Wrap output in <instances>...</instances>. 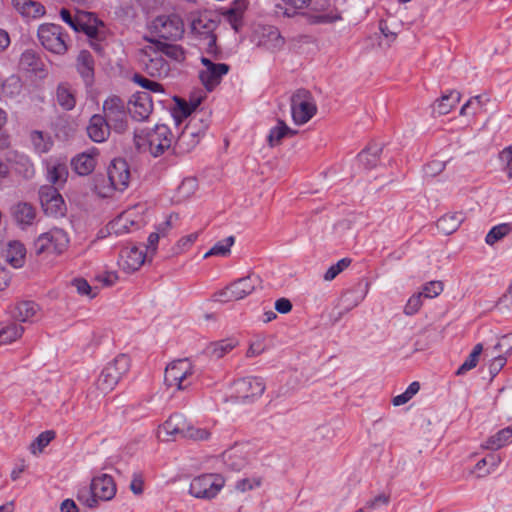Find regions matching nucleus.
Here are the masks:
<instances>
[{
    "instance_id": "nucleus-1",
    "label": "nucleus",
    "mask_w": 512,
    "mask_h": 512,
    "mask_svg": "<svg viewBox=\"0 0 512 512\" xmlns=\"http://www.w3.org/2000/svg\"><path fill=\"white\" fill-rule=\"evenodd\" d=\"M209 127V119L205 113H197L192 116L185 128L174 142L175 153H188L200 142Z\"/></svg>"
},
{
    "instance_id": "nucleus-2",
    "label": "nucleus",
    "mask_w": 512,
    "mask_h": 512,
    "mask_svg": "<svg viewBox=\"0 0 512 512\" xmlns=\"http://www.w3.org/2000/svg\"><path fill=\"white\" fill-rule=\"evenodd\" d=\"M218 26V21L214 19L211 13L196 12L190 15V28L192 34L205 43L206 53L211 56H217L219 51L216 45L217 37L214 33Z\"/></svg>"
},
{
    "instance_id": "nucleus-3",
    "label": "nucleus",
    "mask_w": 512,
    "mask_h": 512,
    "mask_svg": "<svg viewBox=\"0 0 512 512\" xmlns=\"http://www.w3.org/2000/svg\"><path fill=\"white\" fill-rule=\"evenodd\" d=\"M173 139L174 136L170 128L165 124H157L144 138L139 135L134 137L138 149L143 151L148 149L153 157H159L171 148Z\"/></svg>"
},
{
    "instance_id": "nucleus-4",
    "label": "nucleus",
    "mask_w": 512,
    "mask_h": 512,
    "mask_svg": "<svg viewBox=\"0 0 512 512\" xmlns=\"http://www.w3.org/2000/svg\"><path fill=\"white\" fill-rule=\"evenodd\" d=\"M60 17L75 32H82L91 39L103 38V32L99 28H103L104 24L91 12L77 11L76 14H72L70 10L62 8Z\"/></svg>"
},
{
    "instance_id": "nucleus-5",
    "label": "nucleus",
    "mask_w": 512,
    "mask_h": 512,
    "mask_svg": "<svg viewBox=\"0 0 512 512\" xmlns=\"http://www.w3.org/2000/svg\"><path fill=\"white\" fill-rule=\"evenodd\" d=\"M129 368V357L126 354H119L103 368L96 381L97 389L104 394L111 392Z\"/></svg>"
},
{
    "instance_id": "nucleus-6",
    "label": "nucleus",
    "mask_w": 512,
    "mask_h": 512,
    "mask_svg": "<svg viewBox=\"0 0 512 512\" xmlns=\"http://www.w3.org/2000/svg\"><path fill=\"white\" fill-rule=\"evenodd\" d=\"M38 39L41 45L49 52L64 55L68 50V36L60 25L45 23L38 28Z\"/></svg>"
},
{
    "instance_id": "nucleus-7",
    "label": "nucleus",
    "mask_w": 512,
    "mask_h": 512,
    "mask_svg": "<svg viewBox=\"0 0 512 512\" xmlns=\"http://www.w3.org/2000/svg\"><path fill=\"white\" fill-rule=\"evenodd\" d=\"M225 485L221 474L206 473L192 479L189 493L198 499L211 500L215 498Z\"/></svg>"
},
{
    "instance_id": "nucleus-8",
    "label": "nucleus",
    "mask_w": 512,
    "mask_h": 512,
    "mask_svg": "<svg viewBox=\"0 0 512 512\" xmlns=\"http://www.w3.org/2000/svg\"><path fill=\"white\" fill-rule=\"evenodd\" d=\"M103 113L114 132L122 134L128 129V107L119 96H109L103 102Z\"/></svg>"
},
{
    "instance_id": "nucleus-9",
    "label": "nucleus",
    "mask_w": 512,
    "mask_h": 512,
    "mask_svg": "<svg viewBox=\"0 0 512 512\" xmlns=\"http://www.w3.org/2000/svg\"><path fill=\"white\" fill-rule=\"evenodd\" d=\"M194 370L188 359H178L170 363L164 374V382L168 387L185 390L192 384Z\"/></svg>"
},
{
    "instance_id": "nucleus-10",
    "label": "nucleus",
    "mask_w": 512,
    "mask_h": 512,
    "mask_svg": "<svg viewBox=\"0 0 512 512\" xmlns=\"http://www.w3.org/2000/svg\"><path fill=\"white\" fill-rule=\"evenodd\" d=\"M317 112L312 94L306 89H298L291 96V114L295 124L307 123Z\"/></svg>"
},
{
    "instance_id": "nucleus-11",
    "label": "nucleus",
    "mask_w": 512,
    "mask_h": 512,
    "mask_svg": "<svg viewBox=\"0 0 512 512\" xmlns=\"http://www.w3.org/2000/svg\"><path fill=\"white\" fill-rule=\"evenodd\" d=\"M259 284L260 279L258 276L248 275L234 281L223 290L215 293L214 299L221 302L241 300L255 291Z\"/></svg>"
},
{
    "instance_id": "nucleus-12",
    "label": "nucleus",
    "mask_w": 512,
    "mask_h": 512,
    "mask_svg": "<svg viewBox=\"0 0 512 512\" xmlns=\"http://www.w3.org/2000/svg\"><path fill=\"white\" fill-rule=\"evenodd\" d=\"M139 62L143 70L151 77L165 78L169 75V63L153 46V44L141 49L139 53Z\"/></svg>"
},
{
    "instance_id": "nucleus-13",
    "label": "nucleus",
    "mask_w": 512,
    "mask_h": 512,
    "mask_svg": "<svg viewBox=\"0 0 512 512\" xmlns=\"http://www.w3.org/2000/svg\"><path fill=\"white\" fill-rule=\"evenodd\" d=\"M69 244V237L62 229H52L46 233H42L34 241L33 249L36 255L45 252H54L56 254L63 253Z\"/></svg>"
},
{
    "instance_id": "nucleus-14",
    "label": "nucleus",
    "mask_w": 512,
    "mask_h": 512,
    "mask_svg": "<svg viewBox=\"0 0 512 512\" xmlns=\"http://www.w3.org/2000/svg\"><path fill=\"white\" fill-rule=\"evenodd\" d=\"M153 32L164 40H178L184 33V24L176 14L160 15L153 21Z\"/></svg>"
},
{
    "instance_id": "nucleus-15",
    "label": "nucleus",
    "mask_w": 512,
    "mask_h": 512,
    "mask_svg": "<svg viewBox=\"0 0 512 512\" xmlns=\"http://www.w3.org/2000/svg\"><path fill=\"white\" fill-rule=\"evenodd\" d=\"M265 391V383L259 377H246L239 379L233 384L231 397L236 402L253 401L259 398Z\"/></svg>"
},
{
    "instance_id": "nucleus-16",
    "label": "nucleus",
    "mask_w": 512,
    "mask_h": 512,
    "mask_svg": "<svg viewBox=\"0 0 512 512\" xmlns=\"http://www.w3.org/2000/svg\"><path fill=\"white\" fill-rule=\"evenodd\" d=\"M39 199L44 213L48 216H64L66 205L58 189L53 185H44L39 189Z\"/></svg>"
},
{
    "instance_id": "nucleus-17",
    "label": "nucleus",
    "mask_w": 512,
    "mask_h": 512,
    "mask_svg": "<svg viewBox=\"0 0 512 512\" xmlns=\"http://www.w3.org/2000/svg\"><path fill=\"white\" fill-rule=\"evenodd\" d=\"M201 63L205 69L199 72V79L204 87L211 92L220 84L222 77L229 72L230 66L225 63H214L206 57H201Z\"/></svg>"
},
{
    "instance_id": "nucleus-18",
    "label": "nucleus",
    "mask_w": 512,
    "mask_h": 512,
    "mask_svg": "<svg viewBox=\"0 0 512 512\" xmlns=\"http://www.w3.org/2000/svg\"><path fill=\"white\" fill-rule=\"evenodd\" d=\"M107 177L111 190L124 191L130 180L129 165L125 159H114L108 167Z\"/></svg>"
},
{
    "instance_id": "nucleus-19",
    "label": "nucleus",
    "mask_w": 512,
    "mask_h": 512,
    "mask_svg": "<svg viewBox=\"0 0 512 512\" xmlns=\"http://www.w3.org/2000/svg\"><path fill=\"white\" fill-rule=\"evenodd\" d=\"M153 110V101L149 92H136L128 103L129 115L136 121L148 119Z\"/></svg>"
},
{
    "instance_id": "nucleus-20",
    "label": "nucleus",
    "mask_w": 512,
    "mask_h": 512,
    "mask_svg": "<svg viewBox=\"0 0 512 512\" xmlns=\"http://www.w3.org/2000/svg\"><path fill=\"white\" fill-rule=\"evenodd\" d=\"M46 179L49 183L57 186L63 185L68 178L67 162L61 158H49L45 161Z\"/></svg>"
},
{
    "instance_id": "nucleus-21",
    "label": "nucleus",
    "mask_w": 512,
    "mask_h": 512,
    "mask_svg": "<svg viewBox=\"0 0 512 512\" xmlns=\"http://www.w3.org/2000/svg\"><path fill=\"white\" fill-rule=\"evenodd\" d=\"M223 463L232 471L244 469L248 463V453L243 445H235L222 454Z\"/></svg>"
},
{
    "instance_id": "nucleus-22",
    "label": "nucleus",
    "mask_w": 512,
    "mask_h": 512,
    "mask_svg": "<svg viewBox=\"0 0 512 512\" xmlns=\"http://www.w3.org/2000/svg\"><path fill=\"white\" fill-rule=\"evenodd\" d=\"M11 215L21 229L32 226L35 223L36 208L28 202H18L11 207Z\"/></svg>"
},
{
    "instance_id": "nucleus-23",
    "label": "nucleus",
    "mask_w": 512,
    "mask_h": 512,
    "mask_svg": "<svg viewBox=\"0 0 512 512\" xmlns=\"http://www.w3.org/2000/svg\"><path fill=\"white\" fill-rule=\"evenodd\" d=\"M111 129L105 117L100 114H94L86 128L88 137L95 143L105 142L110 135Z\"/></svg>"
},
{
    "instance_id": "nucleus-24",
    "label": "nucleus",
    "mask_w": 512,
    "mask_h": 512,
    "mask_svg": "<svg viewBox=\"0 0 512 512\" xmlns=\"http://www.w3.org/2000/svg\"><path fill=\"white\" fill-rule=\"evenodd\" d=\"M96 497L102 501L111 500L116 494V485L112 476L102 474L101 476L94 477L90 485Z\"/></svg>"
},
{
    "instance_id": "nucleus-25",
    "label": "nucleus",
    "mask_w": 512,
    "mask_h": 512,
    "mask_svg": "<svg viewBox=\"0 0 512 512\" xmlns=\"http://www.w3.org/2000/svg\"><path fill=\"white\" fill-rule=\"evenodd\" d=\"M19 66L21 69L38 75L39 77L46 75L45 64L40 54L34 49H26L22 52L19 59Z\"/></svg>"
},
{
    "instance_id": "nucleus-26",
    "label": "nucleus",
    "mask_w": 512,
    "mask_h": 512,
    "mask_svg": "<svg viewBox=\"0 0 512 512\" xmlns=\"http://www.w3.org/2000/svg\"><path fill=\"white\" fill-rule=\"evenodd\" d=\"M94 57L88 50H81L77 56V71L87 86L94 82Z\"/></svg>"
},
{
    "instance_id": "nucleus-27",
    "label": "nucleus",
    "mask_w": 512,
    "mask_h": 512,
    "mask_svg": "<svg viewBox=\"0 0 512 512\" xmlns=\"http://www.w3.org/2000/svg\"><path fill=\"white\" fill-rule=\"evenodd\" d=\"M145 261V254L137 247L126 248L121 251V266L127 272L138 270Z\"/></svg>"
},
{
    "instance_id": "nucleus-28",
    "label": "nucleus",
    "mask_w": 512,
    "mask_h": 512,
    "mask_svg": "<svg viewBox=\"0 0 512 512\" xmlns=\"http://www.w3.org/2000/svg\"><path fill=\"white\" fill-rule=\"evenodd\" d=\"M460 99L461 94L456 90H451L448 94L442 95L432 106L433 115L448 114L460 102Z\"/></svg>"
},
{
    "instance_id": "nucleus-29",
    "label": "nucleus",
    "mask_w": 512,
    "mask_h": 512,
    "mask_svg": "<svg viewBox=\"0 0 512 512\" xmlns=\"http://www.w3.org/2000/svg\"><path fill=\"white\" fill-rule=\"evenodd\" d=\"M13 7L26 18H39L46 12L45 7L34 0H12Z\"/></svg>"
},
{
    "instance_id": "nucleus-30",
    "label": "nucleus",
    "mask_w": 512,
    "mask_h": 512,
    "mask_svg": "<svg viewBox=\"0 0 512 512\" xmlns=\"http://www.w3.org/2000/svg\"><path fill=\"white\" fill-rule=\"evenodd\" d=\"M56 101L65 111H71L76 106V95L73 87L67 82H61L56 88Z\"/></svg>"
},
{
    "instance_id": "nucleus-31",
    "label": "nucleus",
    "mask_w": 512,
    "mask_h": 512,
    "mask_svg": "<svg viewBox=\"0 0 512 512\" xmlns=\"http://www.w3.org/2000/svg\"><path fill=\"white\" fill-rule=\"evenodd\" d=\"M7 161L13 164L15 172L23 176L25 179H31L34 176V165L27 156L16 152L9 153Z\"/></svg>"
},
{
    "instance_id": "nucleus-32",
    "label": "nucleus",
    "mask_w": 512,
    "mask_h": 512,
    "mask_svg": "<svg viewBox=\"0 0 512 512\" xmlns=\"http://www.w3.org/2000/svg\"><path fill=\"white\" fill-rule=\"evenodd\" d=\"M382 150V144L376 142L370 143L358 154V160L365 169H372L378 164L379 155Z\"/></svg>"
},
{
    "instance_id": "nucleus-33",
    "label": "nucleus",
    "mask_w": 512,
    "mask_h": 512,
    "mask_svg": "<svg viewBox=\"0 0 512 512\" xmlns=\"http://www.w3.org/2000/svg\"><path fill=\"white\" fill-rule=\"evenodd\" d=\"M463 220L464 216L461 212L448 213L437 220L436 226L443 234L450 235L459 228Z\"/></svg>"
},
{
    "instance_id": "nucleus-34",
    "label": "nucleus",
    "mask_w": 512,
    "mask_h": 512,
    "mask_svg": "<svg viewBox=\"0 0 512 512\" xmlns=\"http://www.w3.org/2000/svg\"><path fill=\"white\" fill-rule=\"evenodd\" d=\"M74 171L81 176L90 174L96 166V158L91 153H81L71 160Z\"/></svg>"
},
{
    "instance_id": "nucleus-35",
    "label": "nucleus",
    "mask_w": 512,
    "mask_h": 512,
    "mask_svg": "<svg viewBox=\"0 0 512 512\" xmlns=\"http://www.w3.org/2000/svg\"><path fill=\"white\" fill-rule=\"evenodd\" d=\"M25 255L26 248L22 243L13 241L8 244L5 257L7 262L14 268H20L24 265Z\"/></svg>"
},
{
    "instance_id": "nucleus-36",
    "label": "nucleus",
    "mask_w": 512,
    "mask_h": 512,
    "mask_svg": "<svg viewBox=\"0 0 512 512\" xmlns=\"http://www.w3.org/2000/svg\"><path fill=\"white\" fill-rule=\"evenodd\" d=\"M148 41L153 44L162 56L164 54L178 62L185 59L184 49L180 45L165 43L157 39H148Z\"/></svg>"
},
{
    "instance_id": "nucleus-37",
    "label": "nucleus",
    "mask_w": 512,
    "mask_h": 512,
    "mask_svg": "<svg viewBox=\"0 0 512 512\" xmlns=\"http://www.w3.org/2000/svg\"><path fill=\"white\" fill-rule=\"evenodd\" d=\"M187 424L182 414H173L162 424L161 430L167 435L183 437Z\"/></svg>"
},
{
    "instance_id": "nucleus-38",
    "label": "nucleus",
    "mask_w": 512,
    "mask_h": 512,
    "mask_svg": "<svg viewBox=\"0 0 512 512\" xmlns=\"http://www.w3.org/2000/svg\"><path fill=\"white\" fill-rule=\"evenodd\" d=\"M174 99L176 101L177 107L173 110L172 116L175 124L179 125L183 119L190 116L192 112L197 108V106L200 104V99L190 103L178 97H175Z\"/></svg>"
},
{
    "instance_id": "nucleus-39",
    "label": "nucleus",
    "mask_w": 512,
    "mask_h": 512,
    "mask_svg": "<svg viewBox=\"0 0 512 512\" xmlns=\"http://www.w3.org/2000/svg\"><path fill=\"white\" fill-rule=\"evenodd\" d=\"M247 0H233L232 7L226 12V18L235 31L239 30L242 24V14L247 8Z\"/></svg>"
},
{
    "instance_id": "nucleus-40",
    "label": "nucleus",
    "mask_w": 512,
    "mask_h": 512,
    "mask_svg": "<svg viewBox=\"0 0 512 512\" xmlns=\"http://www.w3.org/2000/svg\"><path fill=\"white\" fill-rule=\"evenodd\" d=\"M236 345V342L232 339H224L210 343L205 348V353L214 359H220L229 353Z\"/></svg>"
},
{
    "instance_id": "nucleus-41",
    "label": "nucleus",
    "mask_w": 512,
    "mask_h": 512,
    "mask_svg": "<svg viewBox=\"0 0 512 512\" xmlns=\"http://www.w3.org/2000/svg\"><path fill=\"white\" fill-rule=\"evenodd\" d=\"M39 310V306L33 301L19 302L13 311V316L20 322L32 320Z\"/></svg>"
},
{
    "instance_id": "nucleus-42",
    "label": "nucleus",
    "mask_w": 512,
    "mask_h": 512,
    "mask_svg": "<svg viewBox=\"0 0 512 512\" xmlns=\"http://www.w3.org/2000/svg\"><path fill=\"white\" fill-rule=\"evenodd\" d=\"M512 442V426L501 429L489 437L485 447L490 450H498Z\"/></svg>"
},
{
    "instance_id": "nucleus-43",
    "label": "nucleus",
    "mask_w": 512,
    "mask_h": 512,
    "mask_svg": "<svg viewBox=\"0 0 512 512\" xmlns=\"http://www.w3.org/2000/svg\"><path fill=\"white\" fill-rule=\"evenodd\" d=\"M0 88L4 97L13 99L21 94L23 82L19 76L11 75L5 81L1 82Z\"/></svg>"
},
{
    "instance_id": "nucleus-44",
    "label": "nucleus",
    "mask_w": 512,
    "mask_h": 512,
    "mask_svg": "<svg viewBox=\"0 0 512 512\" xmlns=\"http://www.w3.org/2000/svg\"><path fill=\"white\" fill-rule=\"evenodd\" d=\"M30 139L34 150L38 154L47 153L53 146V141L48 134L42 131L34 130L30 134Z\"/></svg>"
},
{
    "instance_id": "nucleus-45",
    "label": "nucleus",
    "mask_w": 512,
    "mask_h": 512,
    "mask_svg": "<svg viewBox=\"0 0 512 512\" xmlns=\"http://www.w3.org/2000/svg\"><path fill=\"white\" fill-rule=\"evenodd\" d=\"M262 37H267L262 43L268 49L277 50L283 47L285 41L276 27L269 26L263 28Z\"/></svg>"
},
{
    "instance_id": "nucleus-46",
    "label": "nucleus",
    "mask_w": 512,
    "mask_h": 512,
    "mask_svg": "<svg viewBox=\"0 0 512 512\" xmlns=\"http://www.w3.org/2000/svg\"><path fill=\"white\" fill-rule=\"evenodd\" d=\"M296 132L290 129L283 120H278L277 126L273 127L268 135V143L271 147L280 144L286 136H293Z\"/></svg>"
},
{
    "instance_id": "nucleus-47",
    "label": "nucleus",
    "mask_w": 512,
    "mask_h": 512,
    "mask_svg": "<svg viewBox=\"0 0 512 512\" xmlns=\"http://www.w3.org/2000/svg\"><path fill=\"white\" fill-rule=\"evenodd\" d=\"M482 351L483 345L481 343L476 344L471 353L466 358V360L463 362V364L457 369L456 374L464 375L466 372L475 368L477 366Z\"/></svg>"
},
{
    "instance_id": "nucleus-48",
    "label": "nucleus",
    "mask_w": 512,
    "mask_h": 512,
    "mask_svg": "<svg viewBox=\"0 0 512 512\" xmlns=\"http://www.w3.org/2000/svg\"><path fill=\"white\" fill-rule=\"evenodd\" d=\"M235 238L233 236H229L221 241L215 243L211 249L204 254V258H208L210 256H222L225 257L230 254L231 247L234 244Z\"/></svg>"
},
{
    "instance_id": "nucleus-49",
    "label": "nucleus",
    "mask_w": 512,
    "mask_h": 512,
    "mask_svg": "<svg viewBox=\"0 0 512 512\" xmlns=\"http://www.w3.org/2000/svg\"><path fill=\"white\" fill-rule=\"evenodd\" d=\"M133 225H134V222L129 219L128 215L121 214L109 223L108 229L110 232H113L118 235V234L130 232L131 231L130 227Z\"/></svg>"
},
{
    "instance_id": "nucleus-50",
    "label": "nucleus",
    "mask_w": 512,
    "mask_h": 512,
    "mask_svg": "<svg viewBox=\"0 0 512 512\" xmlns=\"http://www.w3.org/2000/svg\"><path fill=\"white\" fill-rule=\"evenodd\" d=\"M55 438V432L51 430L40 433L36 439L30 444V451L36 455L41 453L43 449Z\"/></svg>"
},
{
    "instance_id": "nucleus-51",
    "label": "nucleus",
    "mask_w": 512,
    "mask_h": 512,
    "mask_svg": "<svg viewBox=\"0 0 512 512\" xmlns=\"http://www.w3.org/2000/svg\"><path fill=\"white\" fill-rule=\"evenodd\" d=\"M511 230V227L507 223L499 224L490 229L485 237V242L488 245H493L497 241L504 238Z\"/></svg>"
},
{
    "instance_id": "nucleus-52",
    "label": "nucleus",
    "mask_w": 512,
    "mask_h": 512,
    "mask_svg": "<svg viewBox=\"0 0 512 512\" xmlns=\"http://www.w3.org/2000/svg\"><path fill=\"white\" fill-rule=\"evenodd\" d=\"M285 7L278 6L280 10H283V15L287 17H293L296 15L297 10L303 9L309 5L311 0H282Z\"/></svg>"
},
{
    "instance_id": "nucleus-53",
    "label": "nucleus",
    "mask_w": 512,
    "mask_h": 512,
    "mask_svg": "<svg viewBox=\"0 0 512 512\" xmlns=\"http://www.w3.org/2000/svg\"><path fill=\"white\" fill-rule=\"evenodd\" d=\"M135 83L146 89V92L164 93V87L160 83L150 80L140 74H135L133 77Z\"/></svg>"
},
{
    "instance_id": "nucleus-54",
    "label": "nucleus",
    "mask_w": 512,
    "mask_h": 512,
    "mask_svg": "<svg viewBox=\"0 0 512 512\" xmlns=\"http://www.w3.org/2000/svg\"><path fill=\"white\" fill-rule=\"evenodd\" d=\"M350 258H342L336 264L331 265L324 274L325 281H332L351 264Z\"/></svg>"
},
{
    "instance_id": "nucleus-55",
    "label": "nucleus",
    "mask_w": 512,
    "mask_h": 512,
    "mask_svg": "<svg viewBox=\"0 0 512 512\" xmlns=\"http://www.w3.org/2000/svg\"><path fill=\"white\" fill-rule=\"evenodd\" d=\"M77 499L88 508H96L99 504V499L93 493L91 487L81 489L77 494Z\"/></svg>"
},
{
    "instance_id": "nucleus-56",
    "label": "nucleus",
    "mask_w": 512,
    "mask_h": 512,
    "mask_svg": "<svg viewBox=\"0 0 512 512\" xmlns=\"http://www.w3.org/2000/svg\"><path fill=\"white\" fill-rule=\"evenodd\" d=\"M211 433L204 428H197L190 424H187L184 438L192 439L195 441H204L210 438Z\"/></svg>"
},
{
    "instance_id": "nucleus-57",
    "label": "nucleus",
    "mask_w": 512,
    "mask_h": 512,
    "mask_svg": "<svg viewBox=\"0 0 512 512\" xmlns=\"http://www.w3.org/2000/svg\"><path fill=\"white\" fill-rule=\"evenodd\" d=\"M340 19H341V16L337 11H330L328 13H322V14H316V15L309 16V22L311 24L333 23Z\"/></svg>"
},
{
    "instance_id": "nucleus-58",
    "label": "nucleus",
    "mask_w": 512,
    "mask_h": 512,
    "mask_svg": "<svg viewBox=\"0 0 512 512\" xmlns=\"http://www.w3.org/2000/svg\"><path fill=\"white\" fill-rule=\"evenodd\" d=\"M421 306H422V293L414 294L408 299V301L404 307V313L409 316L414 315L419 311Z\"/></svg>"
},
{
    "instance_id": "nucleus-59",
    "label": "nucleus",
    "mask_w": 512,
    "mask_h": 512,
    "mask_svg": "<svg viewBox=\"0 0 512 512\" xmlns=\"http://www.w3.org/2000/svg\"><path fill=\"white\" fill-rule=\"evenodd\" d=\"M262 483V479L260 477L253 478H243L236 483V489L240 492H246L252 490L256 487H259Z\"/></svg>"
},
{
    "instance_id": "nucleus-60",
    "label": "nucleus",
    "mask_w": 512,
    "mask_h": 512,
    "mask_svg": "<svg viewBox=\"0 0 512 512\" xmlns=\"http://www.w3.org/2000/svg\"><path fill=\"white\" fill-rule=\"evenodd\" d=\"M443 291V284L441 281H431L423 287L422 296L426 298H434Z\"/></svg>"
},
{
    "instance_id": "nucleus-61",
    "label": "nucleus",
    "mask_w": 512,
    "mask_h": 512,
    "mask_svg": "<svg viewBox=\"0 0 512 512\" xmlns=\"http://www.w3.org/2000/svg\"><path fill=\"white\" fill-rule=\"evenodd\" d=\"M506 362L507 358L504 355H497L493 357L488 366L491 378H494L502 370Z\"/></svg>"
},
{
    "instance_id": "nucleus-62",
    "label": "nucleus",
    "mask_w": 512,
    "mask_h": 512,
    "mask_svg": "<svg viewBox=\"0 0 512 512\" xmlns=\"http://www.w3.org/2000/svg\"><path fill=\"white\" fill-rule=\"evenodd\" d=\"M389 496L386 494H379L373 499L369 500L365 504V509L368 511H373L379 509L382 506H386L389 503Z\"/></svg>"
},
{
    "instance_id": "nucleus-63",
    "label": "nucleus",
    "mask_w": 512,
    "mask_h": 512,
    "mask_svg": "<svg viewBox=\"0 0 512 512\" xmlns=\"http://www.w3.org/2000/svg\"><path fill=\"white\" fill-rule=\"evenodd\" d=\"M24 328L18 324H12L3 330V335L6 340L14 341L22 336Z\"/></svg>"
},
{
    "instance_id": "nucleus-64",
    "label": "nucleus",
    "mask_w": 512,
    "mask_h": 512,
    "mask_svg": "<svg viewBox=\"0 0 512 512\" xmlns=\"http://www.w3.org/2000/svg\"><path fill=\"white\" fill-rule=\"evenodd\" d=\"M499 310H510L512 308V284L497 302Z\"/></svg>"
}]
</instances>
